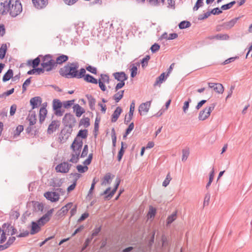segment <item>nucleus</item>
I'll return each instance as SVG.
<instances>
[{"instance_id":"f257e3e1","label":"nucleus","mask_w":252,"mask_h":252,"mask_svg":"<svg viewBox=\"0 0 252 252\" xmlns=\"http://www.w3.org/2000/svg\"><path fill=\"white\" fill-rule=\"evenodd\" d=\"M79 67V64L78 62H68L65 65L60 69L59 72L61 76L66 78L80 79L83 67L78 70Z\"/></svg>"},{"instance_id":"f03ea898","label":"nucleus","mask_w":252,"mask_h":252,"mask_svg":"<svg viewBox=\"0 0 252 252\" xmlns=\"http://www.w3.org/2000/svg\"><path fill=\"white\" fill-rule=\"evenodd\" d=\"M53 56L50 54L42 55L41 66L43 67L46 71H50L57 67L55 60L52 59Z\"/></svg>"},{"instance_id":"7ed1b4c3","label":"nucleus","mask_w":252,"mask_h":252,"mask_svg":"<svg viewBox=\"0 0 252 252\" xmlns=\"http://www.w3.org/2000/svg\"><path fill=\"white\" fill-rule=\"evenodd\" d=\"M22 5L20 0H11V4L8 12L11 17H16L22 12Z\"/></svg>"},{"instance_id":"20e7f679","label":"nucleus","mask_w":252,"mask_h":252,"mask_svg":"<svg viewBox=\"0 0 252 252\" xmlns=\"http://www.w3.org/2000/svg\"><path fill=\"white\" fill-rule=\"evenodd\" d=\"M30 227V232L28 230L24 231L23 232H21L19 234L17 235V237L18 238L26 237H27L30 233L31 235H34L37 233L41 230L40 223H37L35 221H32Z\"/></svg>"},{"instance_id":"39448f33","label":"nucleus","mask_w":252,"mask_h":252,"mask_svg":"<svg viewBox=\"0 0 252 252\" xmlns=\"http://www.w3.org/2000/svg\"><path fill=\"white\" fill-rule=\"evenodd\" d=\"M73 131L72 126L69 125V127L64 126L59 134V139L61 143H65L68 139Z\"/></svg>"},{"instance_id":"423d86ee","label":"nucleus","mask_w":252,"mask_h":252,"mask_svg":"<svg viewBox=\"0 0 252 252\" xmlns=\"http://www.w3.org/2000/svg\"><path fill=\"white\" fill-rule=\"evenodd\" d=\"M216 104V103H213L211 104L210 106L206 107L200 111L198 116L199 120L204 121L207 119L210 116L211 113L214 109Z\"/></svg>"},{"instance_id":"0eeeda50","label":"nucleus","mask_w":252,"mask_h":252,"mask_svg":"<svg viewBox=\"0 0 252 252\" xmlns=\"http://www.w3.org/2000/svg\"><path fill=\"white\" fill-rule=\"evenodd\" d=\"M27 208L28 209L32 211L33 213L43 212L44 205L42 203L38 201H32L27 203Z\"/></svg>"},{"instance_id":"6e6552de","label":"nucleus","mask_w":252,"mask_h":252,"mask_svg":"<svg viewBox=\"0 0 252 252\" xmlns=\"http://www.w3.org/2000/svg\"><path fill=\"white\" fill-rule=\"evenodd\" d=\"M62 122L64 126L69 127L70 125L72 126L73 128L76 123V120L73 115L70 113H67L63 118Z\"/></svg>"},{"instance_id":"1a4fd4ad","label":"nucleus","mask_w":252,"mask_h":252,"mask_svg":"<svg viewBox=\"0 0 252 252\" xmlns=\"http://www.w3.org/2000/svg\"><path fill=\"white\" fill-rule=\"evenodd\" d=\"M63 103L60 100L54 99L53 101V110L54 114L57 116H62L64 112V110H62Z\"/></svg>"},{"instance_id":"9d476101","label":"nucleus","mask_w":252,"mask_h":252,"mask_svg":"<svg viewBox=\"0 0 252 252\" xmlns=\"http://www.w3.org/2000/svg\"><path fill=\"white\" fill-rule=\"evenodd\" d=\"M11 222H7L2 225V232L7 234V235H13L17 232V229L12 225Z\"/></svg>"},{"instance_id":"9b49d317","label":"nucleus","mask_w":252,"mask_h":252,"mask_svg":"<svg viewBox=\"0 0 252 252\" xmlns=\"http://www.w3.org/2000/svg\"><path fill=\"white\" fill-rule=\"evenodd\" d=\"M11 4V0H0V14L4 15L7 14Z\"/></svg>"},{"instance_id":"f8f14e48","label":"nucleus","mask_w":252,"mask_h":252,"mask_svg":"<svg viewBox=\"0 0 252 252\" xmlns=\"http://www.w3.org/2000/svg\"><path fill=\"white\" fill-rule=\"evenodd\" d=\"M80 78H83L84 80L87 83L97 84V79L92 75L86 73V69L84 68H83V72H82L80 76Z\"/></svg>"},{"instance_id":"ddd939ff","label":"nucleus","mask_w":252,"mask_h":252,"mask_svg":"<svg viewBox=\"0 0 252 252\" xmlns=\"http://www.w3.org/2000/svg\"><path fill=\"white\" fill-rule=\"evenodd\" d=\"M72 164L68 163L67 162H63L58 165L55 168L57 172L66 173L68 172Z\"/></svg>"},{"instance_id":"4468645a","label":"nucleus","mask_w":252,"mask_h":252,"mask_svg":"<svg viewBox=\"0 0 252 252\" xmlns=\"http://www.w3.org/2000/svg\"><path fill=\"white\" fill-rule=\"evenodd\" d=\"M69 178L72 177L73 178V180L72 181V184L70 185L67 189V191L68 192H70L72 191L75 188L77 182L78 180L81 177V175L78 173H72L69 175Z\"/></svg>"},{"instance_id":"2eb2a0df","label":"nucleus","mask_w":252,"mask_h":252,"mask_svg":"<svg viewBox=\"0 0 252 252\" xmlns=\"http://www.w3.org/2000/svg\"><path fill=\"white\" fill-rule=\"evenodd\" d=\"M72 206V203H68L65 206H63L60 210H59L56 214V219H60L64 216L69 209Z\"/></svg>"},{"instance_id":"dca6fc26","label":"nucleus","mask_w":252,"mask_h":252,"mask_svg":"<svg viewBox=\"0 0 252 252\" xmlns=\"http://www.w3.org/2000/svg\"><path fill=\"white\" fill-rule=\"evenodd\" d=\"M44 196L47 199L50 200L52 202H55L59 200L60 195L59 193L56 191H47L44 193Z\"/></svg>"},{"instance_id":"f3484780","label":"nucleus","mask_w":252,"mask_h":252,"mask_svg":"<svg viewBox=\"0 0 252 252\" xmlns=\"http://www.w3.org/2000/svg\"><path fill=\"white\" fill-rule=\"evenodd\" d=\"M120 182V179L119 178H117L116 179L115 184L113 189L110 192H109L108 194L104 196V199L105 200H109L112 198L114 194L116 193L117 190L118 189Z\"/></svg>"},{"instance_id":"a211bd4d","label":"nucleus","mask_w":252,"mask_h":252,"mask_svg":"<svg viewBox=\"0 0 252 252\" xmlns=\"http://www.w3.org/2000/svg\"><path fill=\"white\" fill-rule=\"evenodd\" d=\"M60 126V122L57 120L52 121L49 125L47 130V133L48 134H51L55 132Z\"/></svg>"},{"instance_id":"6ab92c4d","label":"nucleus","mask_w":252,"mask_h":252,"mask_svg":"<svg viewBox=\"0 0 252 252\" xmlns=\"http://www.w3.org/2000/svg\"><path fill=\"white\" fill-rule=\"evenodd\" d=\"M42 57V55H39L36 58L33 60H29L27 61V65L31 66L33 68H35L39 66L40 63L41 59Z\"/></svg>"},{"instance_id":"aec40b11","label":"nucleus","mask_w":252,"mask_h":252,"mask_svg":"<svg viewBox=\"0 0 252 252\" xmlns=\"http://www.w3.org/2000/svg\"><path fill=\"white\" fill-rule=\"evenodd\" d=\"M134 109H135V102H134V100H133L130 105L129 111L128 112V117L127 118V120H126L127 115H126L125 116V124L127 125L130 122V121L132 120L133 116Z\"/></svg>"},{"instance_id":"412c9836","label":"nucleus","mask_w":252,"mask_h":252,"mask_svg":"<svg viewBox=\"0 0 252 252\" xmlns=\"http://www.w3.org/2000/svg\"><path fill=\"white\" fill-rule=\"evenodd\" d=\"M34 6L37 9L45 8L48 4V0H32Z\"/></svg>"},{"instance_id":"4be33fe9","label":"nucleus","mask_w":252,"mask_h":252,"mask_svg":"<svg viewBox=\"0 0 252 252\" xmlns=\"http://www.w3.org/2000/svg\"><path fill=\"white\" fill-rule=\"evenodd\" d=\"M32 109L37 108L42 102V99L40 96H35L32 98L30 101Z\"/></svg>"},{"instance_id":"5701e85b","label":"nucleus","mask_w":252,"mask_h":252,"mask_svg":"<svg viewBox=\"0 0 252 252\" xmlns=\"http://www.w3.org/2000/svg\"><path fill=\"white\" fill-rule=\"evenodd\" d=\"M113 76L114 78L118 81H125L128 79V76L123 71L117 72L113 73Z\"/></svg>"},{"instance_id":"b1692460","label":"nucleus","mask_w":252,"mask_h":252,"mask_svg":"<svg viewBox=\"0 0 252 252\" xmlns=\"http://www.w3.org/2000/svg\"><path fill=\"white\" fill-rule=\"evenodd\" d=\"M151 101H149L145 103H142L139 105L138 111L140 115H142V111L146 113L148 112L151 105Z\"/></svg>"},{"instance_id":"393cba45","label":"nucleus","mask_w":252,"mask_h":252,"mask_svg":"<svg viewBox=\"0 0 252 252\" xmlns=\"http://www.w3.org/2000/svg\"><path fill=\"white\" fill-rule=\"evenodd\" d=\"M122 112H123L122 108L120 106H118L116 108L115 111H114L113 114L112 115L111 120V122H112V123L116 122L117 121V120L118 119L120 115H121V114L122 113Z\"/></svg>"},{"instance_id":"a878e982","label":"nucleus","mask_w":252,"mask_h":252,"mask_svg":"<svg viewBox=\"0 0 252 252\" xmlns=\"http://www.w3.org/2000/svg\"><path fill=\"white\" fill-rule=\"evenodd\" d=\"M73 112L77 117H80L85 112V110L78 104H75L73 107Z\"/></svg>"},{"instance_id":"bb28decb","label":"nucleus","mask_w":252,"mask_h":252,"mask_svg":"<svg viewBox=\"0 0 252 252\" xmlns=\"http://www.w3.org/2000/svg\"><path fill=\"white\" fill-rule=\"evenodd\" d=\"M47 114V110L44 106H41L39 110V122L41 125L45 121Z\"/></svg>"},{"instance_id":"cd10ccee","label":"nucleus","mask_w":252,"mask_h":252,"mask_svg":"<svg viewBox=\"0 0 252 252\" xmlns=\"http://www.w3.org/2000/svg\"><path fill=\"white\" fill-rule=\"evenodd\" d=\"M167 74L165 75V72L162 73L160 76L156 78V80L154 84V86L156 87L157 86H160L161 84H162L164 81H165L167 77Z\"/></svg>"},{"instance_id":"c85d7f7f","label":"nucleus","mask_w":252,"mask_h":252,"mask_svg":"<svg viewBox=\"0 0 252 252\" xmlns=\"http://www.w3.org/2000/svg\"><path fill=\"white\" fill-rule=\"evenodd\" d=\"M68 59L69 57L68 56L63 54H60L55 60L56 66H57L58 64H62L66 62L68 60Z\"/></svg>"},{"instance_id":"c756f323","label":"nucleus","mask_w":252,"mask_h":252,"mask_svg":"<svg viewBox=\"0 0 252 252\" xmlns=\"http://www.w3.org/2000/svg\"><path fill=\"white\" fill-rule=\"evenodd\" d=\"M240 18V17L235 18L229 22H225L222 24V26H224V28L227 30L230 29L232 28L234 25L236 23L237 21Z\"/></svg>"},{"instance_id":"7c9ffc66","label":"nucleus","mask_w":252,"mask_h":252,"mask_svg":"<svg viewBox=\"0 0 252 252\" xmlns=\"http://www.w3.org/2000/svg\"><path fill=\"white\" fill-rule=\"evenodd\" d=\"M137 66H140L139 63H132L130 66V77L131 78H134L136 76L137 73L138 68Z\"/></svg>"},{"instance_id":"2f4dec72","label":"nucleus","mask_w":252,"mask_h":252,"mask_svg":"<svg viewBox=\"0 0 252 252\" xmlns=\"http://www.w3.org/2000/svg\"><path fill=\"white\" fill-rule=\"evenodd\" d=\"M98 181V179H96V178H94L93 182L91 184V188L87 196V198L89 200H91L93 197V192L95 188L96 183Z\"/></svg>"},{"instance_id":"473e14b6","label":"nucleus","mask_w":252,"mask_h":252,"mask_svg":"<svg viewBox=\"0 0 252 252\" xmlns=\"http://www.w3.org/2000/svg\"><path fill=\"white\" fill-rule=\"evenodd\" d=\"M157 213V209L152 206H149V209L147 214V220L153 219Z\"/></svg>"},{"instance_id":"72a5a7b5","label":"nucleus","mask_w":252,"mask_h":252,"mask_svg":"<svg viewBox=\"0 0 252 252\" xmlns=\"http://www.w3.org/2000/svg\"><path fill=\"white\" fill-rule=\"evenodd\" d=\"M88 135V130L87 129H80L78 132L77 134L76 137L75 138H78L79 139L81 138V139H86Z\"/></svg>"},{"instance_id":"f704fd0d","label":"nucleus","mask_w":252,"mask_h":252,"mask_svg":"<svg viewBox=\"0 0 252 252\" xmlns=\"http://www.w3.org/2000/svg\"><path fill=\"white\" fill-rule=\"evenodd\" d=\"M13 76V71L11 69H9L3 75L2 77V81L6 82L12 78Z\"/></svg>"},{"instance_id":"c9c22d12","label":"nucleus","mask_w":252,"mask_h":252,"mask_svg":"<svg viewBox=\"0 0 252 252\" xmlns=\"http://www.w3.org/2000/svg\"><path fill=\"white\" fill-rule=\"evenodd\" d=\"M54 211V209L48 211L44 215L39 218L37 220H49Z\"/></svg>"},{"instance_id":"e433bc0d","label":"nucleus","mask_w":252,"mask_h":252,"mask_svg":"<svg viewBox=\"0 0 252 252\" xmlns=\"http://www.w3.org/2000/svg\"><path fill=\"white\" fill-rule=\"evenodd\" d=\"M86 96L89 100V104L90 109L92 110H94V105L96 102L95 99L91 95L87 94Z\"/></svg>"},{"instance_id":"4c0bfd02","label":"nucleus","mask_w":252,"mask_h":252,"mask_svg":"<svg viewBox=\"0 0 252 252\" xmlns=\"http://www.w3.org/2000/svg\"><path fill=\"white\" fill-rule=\"evenodd\" d=\"M7 50L6 44H2L0 48V59L2 60L5 58Z\"/></svg>"},{"instance_id":"58836bf2","label":"nucleus","mask_w":252,"mask_h":252,"mask_svg":"<svg viewBox=\"0 0 252 252\" xmlns=\"http://www.w3.org/2000/svg\"><path fill=\"white\" fill-rule=\"evenodd\" d=\"M90 120L88 117H86L83 119H81L79 122V126L83 125L84 127L87 128L90 125Z\"/></svg>"},{"instance_id":"ea45409f","label":"nucleus","mask_w":252,"mask_h":252,"mask_svg":"<svg viewBox=\"0 0 252 252\" xmlns=\"http://www.w3.org/2000/svg\"><path fill=\"white\" fill-rule=\"evenodd\" d=\"M124 94V90L120 91L115 94L113 96V99L115 100L116 102H118L123 97Z\"/></svg>"},{"instance_id":"a19ab883","label":"nucleus","mask_w":252,"mask_h":252,"mask_svg":"<svg viewBox=\"0 0 252 252\" xmlns=\"http://www.w3.org/2000/svg\"><path fill=\"white\" fill-rule=\"evenodd\" d=\"M191 24L188 21H182L178 25L179 28L181 30L189 28L191 26Z\"/></svg>"},{"instance_id":"79ce46f5","label":"nucleus","mask_w":252,"mask_h":252,"mask_svg":"<svg viewBox=\"0 0 252 252\" xmlns=\"http://www.w3.org/2000/svg\"><path fill=\"white\" fill-rule=\"evenodd\" d=\"M71 158L69 160V161L73 163H76L78 162L79 159L80 158V155L72 153L71 154Z\"/></svg>"},{"instance_id":"37998d69","label":"nucleus","mask_w":252,"mask_h":252,"mask_svg":"<svg viewBox=\"0 0 252 252\" xmlns=\"http://www.w3.org/2000/svg\"><path fill=\"white\" fill-rule=\"evenodd\" d=\"M151 57L150 55H147L144 58L141 60V64L143 68H144L148 64L149 61L150 60Z\"/></svg>"},{"instance_id":"c03bdc74","label":"nucleus","mask_w":252,"mask_h":252,"mask_svg":"<svg viewBox=\"0 0 252 252\" xmlns=\"http://www.w3.org/2000/svg\"><path fill=\"white\" fill-rule=\"evenodd\" d=\"M50 186L54 187H60L63 184L62 180H60L52 179L50 183Z\"/></svg>"},{"instance_id":"a18cd8bd","label":"nucleus","mask_w":252,"mask_h":252,"mask_svg":"<svg viewBox=\"0 0 252 252\" xmlns=\"http://www.w3.org/2000/svg\"><path fill=\"white\" fill-rule=\"evenodd\" d=\"M70 149L72 150L73 153L81 155V147H79L76 144H73V143H72L70 145Z\"/></svg>"},{"instance_id":"49530a36","label":"nucleus","mask_w":252,"mask_h":252,"mask_svg":"<svg viewBox=\"0 0 252 252\" xmlns=\"http://www.w3.org/2000/svg\"><path fill=\"white\" fill-rule=\"evenodd\" d=\"M98 80H101L103 83L108 84L110 82L109 76L107 74H101L100 78Z\"/></svg>"},{"instance_id":"de8ad7c7","label":"nucleus","mask_w":252,"mask_h":252,"mask_svg":"<svg viewBox=\"0 0 252 252\" xmlns=\"http://www.w3.org/2000/svg\"><path fill=\"white\" fill-rule=\"evenodd\" d=\"M216 39L220 40H227L229 39L227 34H217L215 35Z\"/></svg>"},{"instance_id":"09e8293b","label":"nucleus","mask_w":252,"mask_h":252,"mask_svg":"<svg viewBox=\"0 0 252 252\" xmlns=\"http://www.w3.org/2000/svg\"><path fill=\"white\" fill-rule=\"evenodd\" d=\"M182 154L183 155L182 160V161H186L189 155V148H187L186 149H183Z\"/></svg>"},{"instance_id":"8fccbe9b","label":"nucleus","mask_w":252,"mask_h":252,"mask_svg":"<svg viewBox=\"0 0 252 252\" xmlns=\"http://www.w3.org/2000/svg\"><path fill=\"white\" fill-rule=\"evenodd\" d=\"M214 90L218 94H222L224 91V88L221 84L217 83Z\"/></svg>"},{"instance_id":"3c124183","label":"nucleus","mask_w":252,"mask_h":252,"mask_svg":"<svg viewBox=\"0 0 252 252\" xmlns=\"http://www.w3.org/2000/svg\"><path fill=\"white\" fill-rule=\"evenodd\" d=\"M85 69H86V71L87 70L92 74L96 75L97 73L96 68L91 65L86 66V68Z\"/></svg>"},{"instance_id":"603ef678","label":"nucleus","mask_w":252,"mask_h":252,"mask_svg":"<svg viewBox=\"0 0 252 252\" xmlns=\"http://www.w3.org/2000/svg\"><path fill=\"white\" fill-rule=\"evenodd\" d=\"M23 130L24 126L23 125H18L17 126L15 131L14 132V137H16L17 136H19Z\"/></svg>"},{"instance_id":"864d4df0","label":"nucleus","mask_w":252,"mask_h":252,"mask_svg":"<svg viewBox=\"0 0 252 252\" xmlns=\"http://www.w3.org/2000/svg\"><path fill=\"white\" fill-rule=\"evenodd\" d=\"M76 169L79 173H83L88 170V167L87 166H83L81 164H79L77 165Z\"/></svg>"},{"instance_id":"5fc2aeb1","label":"nucleus","mask_w":252,"mask_h":252,"mask_svg":"<svg viewBox=\"0 0 252 252\" xmlns=\"http://www.w3.org/2000/svg\"><path fill=\"white\" fill-rule=\"evenodd\" d=\"M74 102V99L64 101L62 103L63 106L64 108L68 109L73 105Z\"/></svg>"},{"instance_id":"6e6d98bb","label":"nucleus","mask_w":252,"mask_h":252,"mask_svg":"<svg viewBox=\"0 0 252 252\" xmlns=\"http://www.w3.org/2000/svg\"><path fill=\"white\" fill-rule=\"evenodd\" d=\"M203 0H197L194 7H193V11H197L200 7L203 5Z\"/></svg>"},{"instance_id":"4d7b16f0","label":"nucleus","mask_w":252,"mask_h":252,"mask_svg":"<svg viewBox=\"0 0 252 252\" xmlns=\"http://www.w3.org/2000/svg\"><path fill=\"white\" fill-rule=\"evenodd\" d=\"M191 98H189L188 100L184 102V105L183 107V110L185 113H187V111H188V110L189 108V103L191 102Z\"/></svg>"},{"instance_id":"13d9d810","label":"nucleus","mask_w":252,"mask_h":252,"mask_svg":"<svg viewBox=\"0 0 252 252\" xmlns=\"http://www.w3.org/2000/svg\"><path fill=\"white\" fill-rule=\"evenodd\" d=\"M31 78L32 77H29L27 79L25 80V81L24 82L22 85V90L23 92H24L27 90V87L29 86L31 82Z\"/></svg>"},{"instance_id":"bf43d9fd","label":"nucleus","mask_w":252,"mask_h":252,"mask_svg":"<svg viewBox=\"0 0 252 252\" xmlns=\"http://www.w3.org/2000/svg\"><path fill=\"white\" fill-rule=\"evenodd\" d=\"M160 49V45L158 43H154L153 44L150 50L152 53H155L158 52Z\"/></svg>"},{"instance_id":"052dcab7","label":"nucleus","mask_w":252,"mask_h":252,"mask_svg":"<svg viewBox=\"0 0 252 252\" xmlns=\"http://www.w3.org/2000/svg\"><path fill=\"white\" fill-rule=\"evenodd\" d=\"M20 216V214L17 211H13L9 215V219L11 220H16L18 219Z\"/></svg>"},{"instance_id":"680f3d73","label":"nucleus","mask_w":252,"mask_h":252,"mask_svg":"<svg viewBox=\"0 0 252 252\" xmlns=\"http://www.w3.org/2000/svg\"><path fill=\"white\" fill-rule=\"evenodd\" d=\"M88 153V146L87 144H85L84 146V148L83 149V151L82 152V153L80 155V158H84L86 157Z\"/></svg>"},{"instance_id":"e2e57ef3","label":"nucleus","mask_w":252,"mask_h":252,"mask_svg":"<svg viewBox=\"0 0 252 252\" xmlns=\"http://www.w3.org/2000/svg\"><path fill=\"white\" fill-rule=\"evenodd\" d=\"M171 179L172 178L170 176V173H168L166 176V178L162 183V186L165 187H167L169 185Z\"/></svg>"},{"instance_id":"0e129e2a","label":"nucleus","mask_w":252,"mask_h":252,"mask_svg":"<svg viewBox=\"0 0 252 252\" xmlns=\"http://www.w3.org/2000/svg\"><path fill=\"white\" fill-rule=\"evenodd\" d=\"M101 230V226H99L98 227H96L93 231L91 237H92V239L96 236H97L98 233L100 232Z\"/></svg>"},{"instance_id":"69168bd1","label":"nucleus","mask_w":252,"mask_h":252,"mask_svg":"<svg viewBox=\"0 0 252 252\" xmlns=\"http://www.w3.org/2000/svg\"><path fill=\"white\" fill-rule=\"evenodd\" d=\"M209 12L210 13V15L213 14L215 15H219L222 12L221 8L220 9L219 7L214 8V9H212L211 11Z\"/></svg>"},{"instance_id":"338daca9","label":"nucleus","mask_w":252,"mask_h":252,"mask_svg":"<svg viewBox=\"0 0 252 252\" xmlns=\"http://www.w3.org/2000/svg\"><path fill=\"white\" fill-rule=\"evenodd\" d=\"M210 15V13L209 11H207L203 14H199L198 17V20L200 21L204 20L207 19Z\"/></svg>"},{"instance_id":"774afa93","label":"nucleus","mask_w":252,"mask_h":252,"mask_svg":"<svg viewBox=\"0 0 252 252\" xmlns=\"http://www.w3.org/2000/svg\"><path fill=\"white\" fill-rule=\"evenodd\" d=\"M177 210L174 211L171 215L168 217L166 220H175L177 219Z\"/></svg>"}]
</instances>
